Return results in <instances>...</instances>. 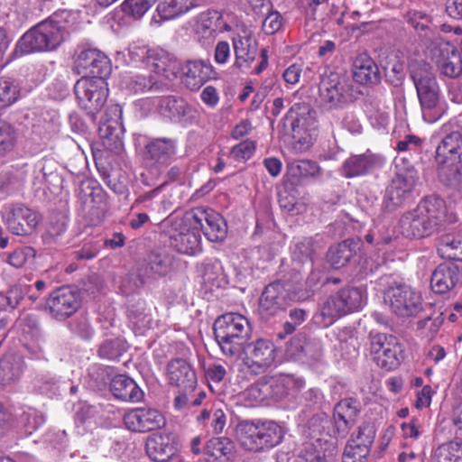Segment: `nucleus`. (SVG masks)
<instances>
[{
	"mask_svg": "<svg viewBox=\"0 0 462 462\" xmlns=\"http://www.w3.org/2000/svg\"><path fill=\"white\" fill-rule=\"evenodd\" d=\"M75 13L59 10L28 30L18 41L15 52L28 54L50 51L65 42L73 30Z\"/></svg>",
	"mask_w": 462,
	"mask_h": 462,
	"instance_id": "1",
	"label": "nucleus"
},
{
	"mask_svg": "<svg viewBox=\"0 0 462 462\" xmlns=\"http://www.w3.org/2000/svg\"><path fill=\"white\" fill-rule=\"evenodd\" d=\"M446 204L437 195L426 196L415 208L399 220L402 235L409 239H422L439 232L447 222Z\"/></svg>",
	"mask_w": 462,
	"mask_h": 462,
	"instance_id": "2",
	"label": "nucleus"
},
{
	"mask_svg": "<svg viewBox=\"0 0 462 462\" xmlns=\"http://www.w3.org/2000/svg\"><path fill=\"white\" fill-rule=\"evenodd\" d=\"M410 78L416 89L423 120L428 124L436 123L445 115L448 106L432 67L424 61L416 62L410 66Z\"/></svg>",
	"mask_w": 462,
	"mask_h": 462,
	"instance_id": "3",
	"label": "nucleus"
},
{
	"mask_svg": "<svg viewBox=\"0 0 462 462\" xmlns=\"http://www.w3.org/2000/svg\"><path fill=\"white\" fill-rule=\"evenodd\" d=\"M213 330L215 339L226 356H242L244 345L250 340L252 330L245 316L235 312L223 314L215 320Z\"/></svg>",
	"mask_w": 462,
	"mask_h": 462,
	"instance_id": "4",
	"label": "nucleus"
},
{
	"mask_svg": "<svg viewBox=\"0 0 462 462\" xmlns=\"http://www.w3.org/2000/svg\"><path fill=\"white\" fill-rule=\"evenodd\" d=\"M236 437L243 448L262 452L279 445L284 430L273 420H245L236 426Z\"/></svg>",
	"mask_w": 462,
	"mask_h": 462,
	"instance_id": "5",
	"label": "nucleus"
},
{
	"mask_svg": "<svg viewBox=\"0 0 462 462\" xmlns=\"http://www.w3.org/2000/svg\"><path fill=\"white\" fill-rule=\"evenodd\" d=\"M190 213L183 217H169L162 221V228L168 235L170 245L179 253L194 255L200 251V234L191 221Z\"/></svg>",
	"mask_w": 462,
	"mask_h": 462,
	"instance_id": "6",
	"label": "nucleus"
},
{
	"mask_svg": "<svg viewBox=\"0 0 462 462\" xmlns=\"http://www.w3.org/2000/svg\"><path fill=\"white\" fill-rule=\"evenodd\" d=\"M365 300L363 291L346 286L331 294L320 308L322 325H331L337 318L362 308Z\"/></svg>",
	"mask_w": 462,
	"mask_h": 462,
	"instance_id": "7",
	"label": "nucleus"
},
{
	"mask_svg": "<svg viewBox=\"0 0 462 462\" xmlns=\"http://www.w3.org/2000/svg\"><path fill=\"white\" fill-rule=\"evenodd\" d=\"M79 213L91 226H97L105 217L106 193L91 180H82L77 189Z\"/></svg>",
	"mask_w": 462,
	"mask_h": 462,
	"instance_id": "8",
	"label": "nucleus"
},
{
	"mask_svg": "<svg viewBox=\"0 0 462 462\" xmlns=\"http://www.w3.org/2000/svg\"><path fill=\"white\" fill-rule=\"evenodd\" d=\"M106 78L89 79L82 77L74 85V93L79 105L95 121L96 115L102 109L108 97Z\"/></svg>",
	"mask_w": 462,
	"mask_h": 462,
	"instance_id": "9",
	"label": "nucleus"
},
{
	"mask_svg": "<svg viewBox=\"0 0 462 462\" xmlns=\"http://www.w3.org/2000/svg\"><path fill=\"white\" fill-rule=\"evenodd\" d=\"M290 122L292 138L304 147L312 144L316 136V112L309 103H295L285 116Z\"/></svg>",
	"mask_w": 462,
	"mask_h": 462,
	"instance_id": "10",
	"label": "nucleus"
},
{
	"mask_svg": "<svg viewBox=\"0 0 462 462\" xmlns=\"http://www.w3.org/2000/svg\"><path fill=\"white\" fill-rule=\"evenodd\" d=\"M384 301L391 310L399 317L417 316L423 310L420 293L405 283H393L384 291Z\"/></svg>",
	"mask_w": 462,
	"mask_h": 462,
	"instance_id": "11",
	"label": "nucleus"
},
{
	"mask_svg": "<svg viewBox=\"0 0 462 462\" xmlns=\"http://www.w3.org/2000/svg\"><path fill=\"white\" fill-rule=\"evenodd\" d=\"M319 90L321 103L328 109L342 108L355 99L352 83L337 73L323 76Z\"/></svg>",
	"mask_w": 462,
	"mask_h": 462,
	"instance_id": "12",
	"label": "nucleus"
},
{
	"mask_svg": "<svg viewBox=\"0 0 462 462\" xmlns=\"http://www.w3.org/2000/svg\"><path fill=\"white\" fill-rule=\"evenodd\" d=\"M132 60H140L149 67L153 75L164 81L175 79L179 73L180 63L177 59L162 49L134 48L130 51Z\"/></svg>",
	"mask_w": 462,
	"mask_h": 462,
	"instance_id": "13",
	"label": "nucleus"
},
{
	"mask_svg": "<svg viewBox=\"0 0 462 462\" xmlns=\"http://www.w3.org/2000/svg\"><path fill=\"white\" fill-rule=\"evenodd\" d=\"M244 363L254 374L263 373L275 360L276 347L267 338H257L244 345Z\"/></svg>",
	"mask_w": 462,
	"mask_h": 462,
	"instance_id": "14",
	"label": "nucleus"
},
{
	"mask_svg": "<svg viewBox=\"0 0 462 462\" xmlns=\"http://www.w3.org/2000/svg\"><path fill=\"white\" fill-rule=\"evenodd\" d=\"M80 292L72 286H62L56 289L47 300L51 316L60 321L72 316L80 308Z\"/></svg>",
	"mask_w": 462,
	"mask_h": 462,
	"instance_id": "15",
	"label": "nucleus"
},
{
	"mask_svg": "<svg viewBox=\"0 0 462 462\" xmlns=\"http://www.w3.org/2000/svg\"><path fill=\"white\" fill-rule=\"evenodd\" d=\"M177 142L168 137L150 138L142 153L147 167L160 170L168 166L176 155Z\"/></svg>",
	"mask_w": 462,
	"mask_h": 462,
	"instance_id": "16",
	"label": "nucleus"
},
{
	"mask_svg": "<svg viewBox=\"0 0 462 462\" xmlns=\"http://www.w3.org/2000/svg\"><path fill=\"white\" fill-rule=\"evenodd\" d=\"M431 59L440 74L456 78L462 72V59L458 50L442 39H437L431 43Z\"/></svg>",
	"mask_w": 462,
	"mask_h": 462,
	"instance_id": "17",
	"label": "nucleus"
},
{
	"mask_svg": "<svg viewBox=\"0 0 462 462\" xmlns=\"http://www.w3.org/2000/svg\"><path fill=\"white\" fill-rule=\"evenodd\" d=\"M179 451V439L173 432H155L146 439L145 452L154 462H168L177 456Z\"/></svg>",
	"mask_w": 462,
	"mask_h": 462,
	"instance_id": "18",
	"label": "nucleus"
},
{
	"mask_svg": "<svg viewBox=\"0 0 462 462\" xmlns=\"http://www.w3.org/2000/svg\"><path fill=\"white\" fill-rule=\"evenodd\" d=\"M75 66L79 73L89 79L106 78L112 70L108 57L94 48L80 51L75 60Z\"/></svg>",
	"mask_w": 462,
	"mask_h": 462,
	"instance_id": "19",
	"label": "nucleus"
},
{
	"mask_svg": "<svg viewBox=\"0 0 462 462\" xmlns=\"http://www.w3.org/2000/svg\"><path fill=\"white\" fill-rule=\"evenodd\" d=\"M195 228L201 230L211 242H221L227 235V225L224 217L212 209L196 208L190 212Z\"/></svg>",
	"mask_w": 462,
	"mask_h": 462,
	"instance_id": "20",
	"label": "nucleus"
},
{
	"mask_svg": "<svg viewBox=\"0 0 462 462\" xmlns=\"http://www.w3.org/2000/svg\"><path fill=\"white\" fill-rule=\"evenodd\" d=\"M5 220L8 229L14 235L28 236L35 231L40 217L24 204L15 203L6 208Z\"/></svg>",
	"mask_w": 462,
	"mask_h": 462,
	"instance_id": "21",
	"label": "nucleus"
},
{
	"mask_svg": "<svg viewBox=\"0 0 462 462\" xmlns=\"http://www.w3.org/2000/svg\"><path fill=\"white\" fill-rule=\"evenodd\" d=\"M172 263L173 257L168 253L162 251L151 252L145 259L144 265L139 269V273L129 277V280L134 282V286L130 290L134 291L143 287L145 283V276H164L168 274L172 268Z\"/></svg>",
	"mask_w": 462,
	"mask_h": 462,
	"instance_id": "22",
	"label": "nucleus"
},
{
	"mask_svg": "<svg viewBox=\"0 0 462 462\" xmlns=\"http://www.w3.org/2000/svg\"><path fill=\"white\" fill-rule=\"evenodd\" d=\"M462 285V267L454 262L439 264L431 273L430 287L438 294H444Z\"/></svg>",
	"mask_w": 462,
	"mask_h": 462,
	"instance_id": "23",
	"label": "nucleus"
},
{
	"mask_svg": "<svg viewBox=\"0 0 462 462\" xmlns=\"http://www.w3.org/2000/svg\"><path fill=\"white\" fill-rule=\"evenodd\" d=\"M179 73L182 84L192 91L199 89L215 74L212 65L203 60H189L180 64Z\"/></svg>",
	"mask_w": 462,
	"mask_h": 462,
	"instance_id": "24",
	"label": "nucleus"
},
{
	"mask_svg": "<svg viewBox=\"0 0 462 462\" xmlns=\"http://www.w3.org/2000/svg\"><path fill=\"white\" fill-rule=\"evenodd\" d=\"M124 422L133 431L146 432L160 429L165 424V419L157 410L136 408L125 413Z\"/></svg>",
	"mask_w": 462,
	"mask_h": 462,
	"instance_id": "25",
	"label": "nucleus"
},
{
	"mask_svg": "<svg viewBox=\"0 0 462 462\" xmlns=\"http://www.w3.org/2000/svg\"><path fill=\"white\" fill-rule=\"evenodd\" d=\"M287 284L277 280L269 283L263 291L259 300V310L266 317L274 316L286 305Z\"/></svg>",
	"mask_w": 462,
	"mask_h": 462,
	"instance_id": "26",
	"label": "nucleus"
},
{
	"mask_svg": "<svg viewBox=\"0 0 462 462\" xmlns=\"http://www.w3.org/2000/svg\"><path fill=\"white\" fill-rule=\"evenodd\" d=\"M167 377L171 385L179 387L184 393L192 392L197 386L195 370L182 358H175L168 363Z\"/></svg>",
	"mask_w": 462,
	"mask_h": 462,
	"instance_id": "27",
	"label": "nucleus"
},
{
	"mask_svg": "<svg viewBox=\"0 0 462 462\" xmlns=\"http://www.w3.org/2000/svg\"><path fill=\"white\" fill-rule=\"evenodd\" d=\"M125 89L134 94L160 93L170 89V84L152 71L146 74L137 73L126 78Z\"/></svg>",
	"mask_w": 462,
	"mask_h": 462,
	"instance_id": "28",
	"label": "nucleus"
},
{
	"mask_svg": "<svg viewBox=\"0 0 462 462\" xmlns=\"http://www.w3.org/2000/svg\"><path fill=\"white\" fill-rule=\"evenodd\" d=\"M382 158L370 152L353 155L347 158L341 168L342 175L346 178L363 176L381 166Z\"/></svg>",
	"mask_w": 462,
	"mask_h": 462,
	"instance_id": "29",
	"label": "nucleus"
},
{
	"mask_svg": "<svg viewBox=\"0 0 462 462\" xmlns=\"http://www.w3.org/2000/svg\"><path fill=\"white\" fill-rule=\"evenodd\" d=\"M362 242L359 238H348L331 245L327 253V260L334 269H340L348 264L360 250Z\"/></svg>",
	"mask_w": 462,
	"mask_h": 462,
	"instance_id": "30",
	"label": "nucleus"
},
{
	"mask_svg": "<svg viewBox=\"0 0 462 462\" xmlns=\"http://www.w3.org/2000/svg\"><path fill=\"white\" fill-rule=\"evenodd\" d=\"M203 456L206 462H232L236 457L234 442L225 437L212 438L206 442Z\"/></svg>",
	"mask_w": 462,
	"mask_h": 462,
	"instance_id": "31",
	"label": "nucleus"
},
{
	"mask_svg": "<svg viewBox=\"0 0 462 462\" xmlns=\"http://www.w3.org/2000/svg\"><path fill=\"white\" fill-rule=\"evenodd\" d=\"M354 79L363 85L378 84L381 74L374 60L365 53L359 54L353 64Z\"/></svg>",
	"mask_w": 462,
	"mask_h": 462,
	"instance_id": "32",
	"label": "nucleus"
},
{
	"mask_svg": "<svg viewBox=\"0 0 462 462\" xmlns=\"http://www.w3.org/2000/svg\"><path fill=\"white\" fill-rule=\"evenodd\" d=\"M110 390L116 399L125 402H139L143 397V392L138 384L125 374L116 375L110 381Z\"/></svg>",
	"mask_w": 462,
	"mask_h": 462,
	"instance_id": "33",
	"label": "nucleus"
},
{
	"mask_svg": "<svg viewBox=\"0 0 462 462\" xmlns=\"http://www.w3.org/2000/svg\"><path fill=\"white\" fill-rule=\"evenodd\" d=\"M236 61L234 66L247 69L257 55V42L251 35L239 36L233 40Z\"/></svg>",
	"mask_w": 462,
	"mask_h": 462,
	"instance_id": "34",
	"label": "nucleus"
},
{
	"mask_svg": "<svg viewBox=\"0 0 462 462\" xmlns=\"http://www.w3.org/2000/svg\"><path fill=\"white\" fill-rule=\"evenodd\" d=\"M158 109L162 116L173 122H180L191 112V107L180 97H162L158 102Z\"/></svg>",
	"mask_w": 462,
	"mask_h": 462,
	"instance_id": "35",
	"label": "nucleus"
},
{
	"mask_svg": "<svg viewBox=\"0 0 462 462\" xmlns=\"http://www.w3.org/2000/svg\"><path fill=\"white\" fill-rule=\"evenodd\" d=\"M436 160L462 162V134L454 131L448 134L436 149Z\"/></svg>",
	"mask_w": 462,
	"mask_h": 462,
	"instance_id": "36",
	"label": "nucleus"
},
{
	"mask_svg": "<svg viewBox=\"0 0 462 462\" xmlns=\"http://www.w3.org/2000/svg\"><path fill=\"white\" fill-rule=\"evenodd\" d=\"M25 365L22 357L6 356L0 359V383L11 384L18 381L23 372Z\"/></svg>",
	"mask_w": 462,
	"mask_h": 462,
	"instance_id": "37",
	"label": "nucleus"
},
{
	"mask_svg": "<svg viewBox=\"0 0 462 462\" xmlns=\"http://www.w3.org/2000/svg\"><path fill=\"white\" fill-rule=\"evenodd\" d=\"M288 174L301 182L309 179H317L321 175V169L317 162L310 160H297L289 162L287 165Z\"/></svg>",
	"mask_w": 462,
	"mask_h": 462,
	"instance_id": "38",
	"label": "nucleus"
},
{
	"mask_svg": "<svg viewBox=\"0 0 462 462\" xmlns=\"http://www.w3.org/2000/svg\"><path fill=\"white\" fill-rule=\"evenodd\" d=\"M383 353H379L374 359L378 366L387 371L395 369L400 365L402 356V348L397 338H390Z\"/></svg>",
	"mask_w": 462,
	"mask_h": 462,
	"instance_id": "39",
	"label": "nucleus"
},
{
	"mask_svg": "<svg viewBox=\"0 0 462 462\" xmlns=\"http://www.w3.org/2000/svg\"><path fill=\"white\" fill-rule=\"evenodd\" d=\"M439 163V179L445 186L457 188L462 182V162L436 160Z\"/></svg>",
	"mask_w": 462,
	"mask_h": 462,
	"instance_id": "40",
	"label": "nucleus"
},
{
	"mask_svg": "<svg viewBox=\"0 0 462 462\" xmlns=\"http://www.w3.org/2000/svg\"><path fill=\"white\" fill-rule=\"evenodd\" d=\"M431 462H462V444L449 441L434 449Z\"/></svg>",
	"mask_w": 462,
	"mask_h": 462,
	"instance_id": "41",
	"label": "nucleus"
},
{
	"mask_svg": "<svg viewBox=\"0 0 462 462\" xmlns=\"http://www.w3.org/2000/svg\"><path fill=\"white\" fill-rule=\"evenodd\" d=\"M21 97V88L17 81L11 78H0V109L11 106Z\"/></svg>",
	"mask_w": 462,
	"mask_h": 462,
	"instance_id": "42",
	"label": "nucleus"
},
{
	"mask_svg": "<svg viewBox=\"0 0 462 462\" xmlns=\"http://www.w3.org/2000/svg\"><path fill=\"white\" fill-rule=\"evenodd\" d=\"M188 0H164L158 4L156 12L162 20L173 19L189 10Z\"/></svg>",
	"mask_w": 462,
	"mask_h": 462,
	"instance_id": "43",
	"label": "nucleus"
},
{
	"mask_svg": "<svg viewBox=\"0 0 462 462\" xmlns=\"http://www.w3.org/2000/svg\"><path fill=\"white\" fill-rule=\"evenodd\" d=\"M419 180L418 171L413 166L403 167L399 170L392 183L399 187L401 190H404L408 195L411 196V192Z\"/></svg>",
	"mask_w": 462,
	"mask_h": 462,
	"instance_id": "44",
	"label": "nucleus"
},
{
	"mask_svg": "<svg viewBox=\"0 0 462 462\" xmlns=\"http://www.w3.org/2000/svg\"><path fill=\"white\" fill-rule=\"evenodd\" d=\"M419 180L418 171L413 166L403 167L399 170L392 183L399 187L401 190H404L408 195L411 196V192Z\"/></svg>",
	"mask_w": 462,
	"mask_h": 462,
	"instance_id": "45",
	"label": "nucleus"
},
{
	"mask_svg": "<svg viewBox=\"0 0 462 462\" xmlns=\"http://www.w3.org/2000/svg\"><path fill=\"white\" fill-rule=\"evenodd\" d=\"M157 0H125L121 5L122 12L135 20L141 19Z\"/></svg>",
	"mask_w": 462,
	"mask_h": 462,
	"instance_id": "46",
	"label": "nucleus"
},
{
	"mask_svg": "<svg viewBox=\"0 0 462 462\" xmlns=\"http://www.w3.org/2000/svg\"><path fill=\"white\" fill-rule=\"evenodd\" d=\"M16 139L15 128L5 121H0V157H4L13 151Z\"/></svg>",
	"mask_w": 462,
	"mask_h": 462,
	"instance_id": "47",
	"label": "nucleus"
},
{
	"mask_svg": "<svg viewBox=\"0 0 462 462\" xmlns=\"http://www.w3.org/2000/svg\"><path fill=\"white\" fill-rule=\"evenodd\" d=\"M330 420L327 413L320 412L313 415L308 421L309 436L319 440L323 436H330L327 431Z\"/></svg>",
	"mask_w": 462,
	"mask_h": 462,
	"instance_id": "48",
	"label": "nucleus"
},
{
	"mask_svg": "<svg viewBox=\"0 0 462 462\" xmlns=\"http://www.w3.org/2000/svg\"><path fill=\"white\" fill-rule=\"evenodd\" d=\"M202 278L205 284L219 286V279L223 275V267L217 259H208L202 263Z\"/></svg>",
	"mask_w": 462,
	"mask_h": 462,
	"instance_id": "49",
	"label": "nucleus"
},
{
	"mask_svg": "<svg viewBox=\"0 0 462 462\" xmlns=\"http://www.w3.org/2000/svg\"><path fill=\"white\" fill-rule=\"evenodd\" d=\"M411 198L404 190H401L395 184H391L387 187L383 197V207L388 211H393L401 207L407 199Z\"/></svg>",
	"mask_w": 462,
	"mask_h": 462,
	"instance_id": "50",
	"label": "nucleus"
},
{
	"mask_svg": "<svg viewBox=\"0 0 462 462\" xmlns=\"http://www.w3.org/2000/svg\"><path fill=\"white\" fill-rule=\"evenodd\" d=\"M126 350L125 344L119 338L107 339L98 348V356L108 360L118 359Z\"/></svg>",
	"mask_w": 462,
	"mask_h": 462,
	"instance_id": "51",
	"label": "nucleus"
},
{
	"mask_svg": "<svg viewBox=\"0 0 462 462\" xmlns=\"http://www.w3.org/2000/svg\"><path fill=\"white\" fill-rule=\"evenodd\" d=\"M371 447V437H365V439L359 440H348L345 449L344 455L349 457H356L360 460L365 461L366 457L370 452Z\"/></svg>",
	"mask_w": 462,
	"mask_h": 462,
	"instance_id": "52",
	"label": "nucleus"
},
{
	"mask_svg": "<svg viewBox=\"0 0 462 462\" xmlns=\"http://www.w3.org/2000/svg\"><path fill=\"white\" fill-rule=\"evenodd\" d=\"M313 254L314 247L312 241L310 239H304L303 241L296 244L292 252V260L294 263H310V265L312 266Z\"/></svg>",
	"mask_w": 462,
	"mask_h": 462,
	"instance_id": "53",
	"label": "nucleus"
},
{
	"mask_svg": "<svg viewBox=\"0 0 462 462\" xmlns=\"http://www.w3.org/2000/svg\"><path fill=\"white\" fill-rule=\"evenodd\" d=\"M18 421L26 432L32 434L43 423L44 419L36 410L29 407L18 415Z\"/></svg>",
	"mask_w": 462,
	"mask_h": 462,
	"instance_id": "54",
	"label": "nucleus"
},
{
	"mask_svg": "<svg viewBox=\"0 0 462 462\" xmlns=\"http://www.w3.org/2000/svg\"><path fill=\"white\" fill-rule=\"evenodd\" d=\"M35 256L36 250L33 247L20 246L8 255V263L15 268H22L29 261H32Z\"/></svg>",
	"mask_w": 462,
	"mask_h": 462,
	"instance_id": "55",
	"label": "nucleus"
},
{
	"mask_svg": "<svg viewBox=\"0 0 462 462\" xmlns=\"http://www.w3.org/2000/svg\"><path fill=\"white\" fill-rule=\"evenodd\" d=\"M115 128L110 125H103L99 127V134L103 139V145L109 151L118 153L123 149V141L114 134Z\"/></svg>",
	"mask_w": 462,
	"mask_h": 462,
	"instance_id": "56",
	"label": "nucleus"
},
{
	"mask_svg": "<svg viewBox=\"0 0 462 462\" xmlns=\"http://www.w3.org/2000/svg\"><path fill=\"white\" fill-rule=\"evenodd\" d=\"M333 420H334V430L333 436L336 438H346L349 433L350 430L356 423V418L337 414L333 412Z\"/></svg>",
	"mask_w": 462,
	"mask_h": 462,
	"instance_id": "57",
	"label": "nucleus"
},
{
	"mask_svg": "<svg viewBox=\"0 0 462 462\" xmlns=\"http://www.w3.org/2000/svg\"><path fill=\"white\" fill-rule=\"evenodd\" d=\"M368 338L370 341V353L373 355L374 359L375 356H378L379 353H383L384 349L386 350V346L390 344V338L397 337L385 333L371 331Z\"/></svg>",
	"mask_w": 462,
	"mask_h": 462,
	"instance_id": "58",
	"label": "nucleus"
},
{
	"mask_svg": "<svg viewBox=\"0 0 462 462\" xmlns=\"http://www.w3.org/2000/svg\"><path fill=\"white\" fill-rule=\"evenodd\" d=\"M407 22L416 30L421 32L430 31L431 17L426 13L411 10L406 14Z\"/></svg>",
	"mask_w": 462,
	"mask_h": 462,
	"instance_id": "59",
	"label": "nucleus"
},
{
	"mask_svg": "<svg viewBox=\"0 0 462 462\" xmlns=\"http://www.w3.org/2000/svg\"><path fill=\"white\" fill-rule=\"evenodd\" d=\"M288 316V319L283 324V331L290 335L306 320L307 312L303 309L293 308L289 310Z\"/></svg>",
	"mask_w": 462,
	"mask_h": 462,
	"instance_id": "60",
	"label": "nucleus"
},
{
	"mask_svg": "<svg viewBox=\"0 0 462 462\" xmlns=\"http://www.w3.org/2000/svg\"><path fill=\"white\" fill-rule=\"evenodd\" d=\"M255 151V143L246 139L240 143L235 145L231 150V156L238 162H245L249 160Z\"/></svg>",
	"mask_w": 462,
	"mask_h": 462,
	"instance_id": "61",
	"label": "nucleus"
},
{
	"mask_svg": "<svg viewBox=\"0 0 462 462\" xmlns=\"http://www.w3.org/2000/svg\"><path fill=\"white\" fill-rule=\"evenodd\" d=\"M306 337L302 335H297L291 338L286 346V356L294 360L303 358L304 346L306 345Z\"/></svg>",
	"mask_w": 462,
	"mask_h": 462,
	"instance_id": "62",
	"label": "nucleus"
},
{
	"mask_svg": "<svg viewBox=\"0 0 462 462\" xmlns=\"http://www.w3.org/2000/svg\"><path fill=\"white\" fill-rule=\"evenodd\" d=\"M333 412L357 418L360 412V402L354 398H345L334 407Z\"/></svg>",
	"mask_w": 462,
	"mask_h": 462,
	"instance_id": "63",
	"label": "nucleus"
},
{
	"mask_svg": "<svg viewBox=\"0 0 462 462\" xmlns=\"http://www.w3.org/2000/svg\"><path fill=\"white\" fill-rule=\"evenodd\" d=\"M283 18L278 11H269L263 21L262 30L267 35L279 32L282 26Z\"/></svg>",
	"mask_w": 462,
	"mask_h": 462,
	"instance_id": "64",
	"label": "nucleus"
}]
</instances>
